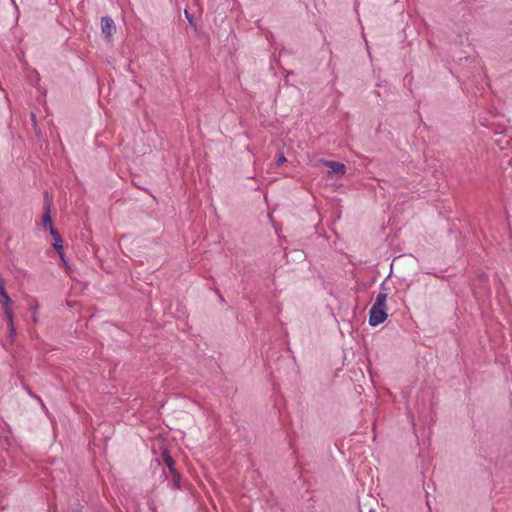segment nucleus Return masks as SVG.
<instances>
[{"instance_id": "20e7f679", "label": "nucleus", "mask_w": 512, "mask_h": 512, "mask_svg": "<svg viewBox=\"0 0 512 512\" xmlns=\"http://www.w3.org/2000/svg\"><path fill=\"white\" fill-rule=\"evenodd\" d=\"M0 303L4 309L6 319H10L11 315H13L11 309L12 300L7 293H2V296H0Z\"/></svg>"}, {"instance_id": "f257e3e1", "label": "nucleus", "mask_w": 512, "mask_h": 512, "mask_svg": "<svg viewBox=\"0 0 512 512\" xmlns=\"http://www.w3.org/2000/svg\"><path fill=\"white\" fill-rule=\"evenodd\" d=\"M387 294L386 293H379L376 296L375 302L372 305L370 312H369V324L371 326H377L381 323H383L387 317Z\"/></svg>"}, {"instance_id": "f8f14e48", "label": "nucleus", "mask_w": 512, "mask_h": 512, "mask_svg": "<svg viewBox=\"0 0 512 512\" xmlns=\"http://www.w3.org/2000/svg\"><path fill=\"white\" fill-rule=\"evenodd\" d=\"M38 307H39V305L36 301L34 303L30 304V308L33 309L34 312L38 309Z\"/></svg>"}, {"instance_id": "0eeeda50", "label": "nucleus", "mask_w": 512, "mask_h": 512, "mask_svg": "<svg viewBox=\"0 0 512 512\" xmlns=\"http://www.w3.org/2000/svg\"><path fill=\"white\" fill-rule=\"evenodd\" d=\"M53 247H54V249H55L59 254H61V250H62V248H63V246H62V238H61V237H59V240H58V241H57V240H54Z\"/></svg>"}, {"instance_id": "f03ea898", "label": "nucleus", "mask_w": 512, "mask_h": 512, "mask_svg": "<svg viewBox=\"0 0 512 512\" xmlns=\"http://www.w3.org/2000/svg\"><path fill=\"white\" fill-rule=\"evenodd\" d=\"M323 164L330 168L329 175L335 174L338 177H341L346 172V167L344 164L336 162V161H323Z\"/></svg>"}, {"instance_id": "7ed1b4c3", "label": "nucleus", "mask_w": 512, "mask_h": 512, "mask_svg": "<svg viewBox=\"0 0 512 512\" xmlns=\"http://www.w3.org/2000/svg\"><path fill=\"white\" fill-rule=\"evenodd\" d=\"M101 30L107 38H110L115 30L114 21L110 17H103L101 19Z\"/></svg>"}, {"instance_id": "4468645a", "label": "nucleus", "mask_w": 512, "mask_h": 512, "mask_svg": "<svg viewBox=\"0 0 512 512\" xmlns=\"http://www.w3.org/2000/svg\"><path fill=\"white\" fill-rule=\"evenodd\" d=\"M187 18H188L189 22H192V20H191V16H189V15H188V17H187Z\"/></svg>"}, {"instance_id": "423d86ee", "label": "nucleus", "mask_w": 512, "mask_h": 512, "mask_svg": "<svg viewBox=\"0 0 512 512\" xmlns=\"http://www.w3.org/2000/svg\"><path fill=\"white\" fill-rule=\"evenodd\" d=\"M42 225L45 227V228H50L52 227V219H51V216H50V208H49V205H47V208L42 216Z\"/></svg>"}, {"instance_id": "39448f33", "label": "nucleus", "mask_w": 512, "mask_h": 512, "mask_svg": "<svg viewBox=\"0 0 512 512\" xmlns=\"http://www.w3.org/2000/svg\"><path fill=\"white\" fill-rule=\"evenodd\" d=\"M162 460L164 464L169 468L170 472L175 474L174 460L167 452L162 454Z\"/></svg>"}, {"instance_id": "ddd939ff", "label": "nucleus", "mask_w": 512, "mask_h": 512, "mask_svg": "<svg viewBox=\"0 0 512 512\" xmlns=\"http://www.w3.org/2000/svg\"><path fill=\"white\" fill-rule=\"evenodd\" d=\"M32 319H33L34 322L38 321L36 312H33Z\"/></svg>"}, {"instance_id": "1a4fd4ad", "label": "nucleus", "mask_w": 512, "mask_h": 512, "mask_svg": "<svg viewBox=\"0 0 512 512\" xmlns=\"http://www.w3.org/2000/svg\"><path fill=\"white\" fill-rule=\"evenodd\" d=\"M50 234L53 236L54 240H59L60 234L57 232V230L52 226L49 228Z\"/></svg>"}, {"instance_id": "9b49d317", "label": "nucleus", "mask_w": 512, "mask_h": 512, "mask_svg": "<svg viewBox=\"0 0 512 512\" xmlns=\"http://www.w3.org/2000/svg\"><path fill=\"white\" fill-rule=\"evenodd\" d=\"M2 293H7L4 289V281L0 278V296H2Z\"/></svg>"}, {"instance_id": "9d476101", "label": "nucleus", "mask_w": 512, "mask_h": 512, "mask_svg": "<svg viewBox=\"0 0 512 512\" xmlns=\"http://www.w3.org/2000/svg\"><path fill=\"white\" fill-rule=\"evenodd\" d=\"M286 161H287V160H286V157H285L283 154H281V155L278 157V159H277V161H276V164H277L278 166H280V165H282L283 163H285Z\"/></svg>"}, {"instance_id": "6e6552de", "label": "nucleus", "mask_w": 512, "mask_h": 512, "mask_svg": "<svg viewBox=\"0 0 512 512\" xmlns=\"http://www.w3.org/2000/svg\"><path fill=\"white\" fill-rule=\"evenodd\" d=\"M7 321H8V325H9L10 334L13 336V335H15V326H14V321H13V315H11V318L7 319Z\"/></svg>"}]
</instances>
